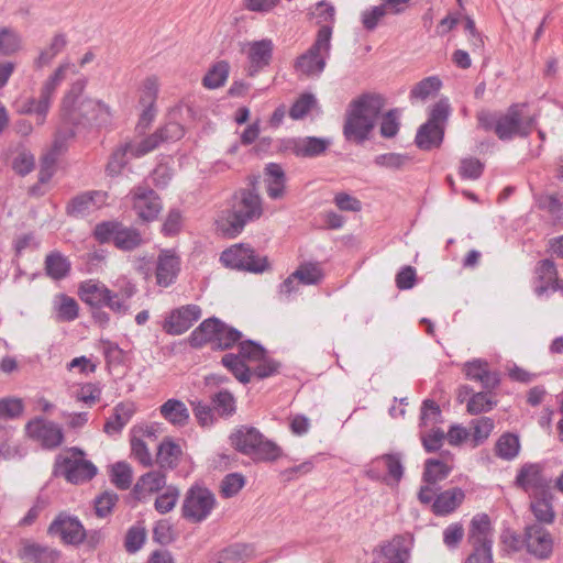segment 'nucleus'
<instances>
[{
  "mask_svg": "<svg viewBox=\"0 0 563 563\" xmlns=\"http://www.w3.org/2000/svg\"><path fill=\"white\" fill-rule=\"evenodd\" d=\"M201 317V309L197 305H187L173 310L165 319L163 329L172 335H180L189 330Z\"/></svg>",
  "mask_w": 563,
  "mask_h": 563,
  "instance_id": "nucleus-15",
  "label": "nucleus"
},
{
  "mask_svg": "<svg viewBox=\"0 0 563 563\" xmlns=\"http://www.w3.org/2000/svg\"><path fill=\"white\" fill-rule=\"evenodd\" d=\"M384 106L385 99L380 95H363L351 102L343 126L345 139L356 143L364 142L374 129Z\"/></svg>",
  "mask_w": 563,
  "mask_h": 563,
  "instance_id": "nucleus-3",
  "label": "nucleus"
},
{
  "mask_svg": "<svg viewBox=\"0 0 563 563\" xmlns=\"http://www.w3.org/2000/svg\"><path fill=\"white\" fill-rule=\"evenodd\" d=\"M47 532L70 545L81 544L86 539V529L81 521L67 512H59L48 526Z\"/></svg>",
  "mask_w": 563,
  "mask_h": 563,
  "instance_id": "nucleus-14",
  "label": "nucleus"
},
{
  "mask_svg": "<svg viewBox=\"0 0 563 563\" xmlns=\"http://www.w3.org/2000/svg\"><path fill=\"white\" fill-rule=\"evenodd\" d=\"M530 509L538 522L550 525L554 521L555 512L552 506V496L543 494L536 497L531 501Z\"/></svg>",
  "mask_w": 563,
  "mask_h": 563,
  "instance_id": "nucleus-37",
  "label": "nucleus"
},
{
  "mask_svg": "<svg viewBox=\"0 0 563 563\" xmlns=\"http://www.w3.org/2000/svg\"><path fill=\"white\" fill-rule=\"evenodd\" d=\"M143 243V239L136 229L120 224L114 236V245L122 251H132Z\"/></svg>",
  "mask_w": 563,
  "mask_h": 563,
  "instance_id": "nucleus-41",
  "label": "nucleus"
},
{
  "mask_svg": "<svg viewBox=\"0 0 563 563\" xmlns=\"http://www.w3.org/2000/svg\"><path fill=\"white\" fill-rule=\"evenodd\" d=\"M23 42L18 31L3 26L0 29V55L11 56L22 49Z\"/></svg>",
  "mask_w": 563,
  "mask_h": 563,
  "instance_id": "nucleus-39",
  "label": "nucleus"
},
{
  "mask_svg": "<svg viewBox=\"0 0 563 563\" xmlns=\"http://www.w3.org/2000/svg\"><path fill=\"white\" fill-rule=\"evenodd\" d=\"M263 213L262 199L252 190L242 189L236 191L229 207L221 211L217 223L219 229L227 235L234 238L240 234L244 227Z\"/></svg>",
  "mask_w": 563,
  "mask_h": 563,
  "instance_id": "nucleus-1",
  "label": "nucleus"
},
{
  "mask_svg": "<svg viewBox=\"0 0 563 563\" xmlns=\"http://www.w3.org/2000/svg\"><path fill=\"white\" fill-rule=\"evenodd\" d=\"M180 271V258L173 250H163L156 262V283L161 287L170 286Z\"/></svg>",
  "mask_w": 563,
  "mask_h": 563,
  "instance_id": "nucleus-20",
  "label": "nucleus"
},
{
  "mask_svg": "<svg viewBox=\"0 0 563 563\" xmlns=\"http://www.w3.org/2000/svg\"><path fill=\"white\" fill-rule=\"evenodd\" d=\"M264 184L267 196L273 199H282L286 194V175L277 163H268L264 169Z\"/></svg>",
  "mask_w": 563,
  "mask_h": 563,
  "instance_id": "nucleus-23",
  "label": "nucleus"
},
{
  "mask_svg": "<svg viewBox=\"0 0 563 563\" xmlns=\"http://www.w3.org/2000/svg\"><path fill=\"white\" fill-rule=\"evenodd\" d=\"M311 14L316 18L319 27L322 25H331L335 22V8L325 2L324 0L319 1L314 4Z\"/></svg>",
  "mask_w": 563,
  "mask_h": 563,
  "instance_id": "nucleus-56",
  "label": "nucleus"
},
{
  "mask_svg": "<svg viewBox=\"0 0 563 563\" xmlns=\"http://www.w3.org/2000/svg\"><path fill=\"white\" fill-rule=\"evenodd\" d=\"M135 405L133 402H120L113 409V416L110 417L104 423L103 431L113 435L120 433L121 430L129 423L135 413Z\"/></svg>",
  "mask_w": 563,
  "mask_h": 563,
  "instance_id": "nucleus-26",
  "label": "nucleus"
},
{
  "mask_svg": "<svg viewBox=\"0 0 563 563\" xmlns=\"http://www.w3.org/2000/svg\"><path fill=\"white\" fill-rule=\"evenodd\" d=\"M413 542L410 533L397 534L383 544L380 551L387 563H410Z\"/></svg>",
  "mask_w": 563,
  "mask_h": 563,
  "instance_id": "nucleus-19",
  "label": "nucleus"
},
{
  "mask_svg": "<svg viewBox=\"0 0 563 563\" xmlns=\"http://www.w3.org/2000/svg\"><path fill=\"white\" fill-rule=\"evenodd\" d=\"M495 455L503 461H514L517 459L521 451V443L519 435L505 432L503 433L495 443Z\"/></svg>",
  "mask_w": 563,
  "mask_h": 563,
  "instance_id": "nucleus-30",
  "label": "nucleus"
},
{
  "mask_svg": "<svg viewBox=\"0 0 563 563\" xmlns=\"http://www.w3.org/2000/svg\"><path fill=\"white\" fill-rule=\"evenodd\" d=\"M464 497V492L459 487L446 489L434 498L432 511L437 516L449 515L462 504Z\"/></svg>",
  "mask_w": 563,
  "mask_h": 563,
  "instance_id": "nucleus-25",
  "label": "nucleus"
},
{
  "mask_svg": "<svg viewBox=\"0 0 563 563\" xmlns=\"http://www.w3.org/2000/svg\"><path fill=\"white\" fill-rule=\"evenodd\" d=\"M60 119L65 124L74 126L103 125L110 122L111 110L103 101L85 97L71 110L63 112Z\"/></svg>",
  "mask_w": 563,
  "mask_h": 563,
  "instance_id": "nucleus-6",
  "label": "nucleus"
},
{
  "mask_svg": "<svg viewBox=\"0 0 563 563\" xmlns=\"http://www.w3.org/2000/svg\"><path fill=\"white\" fill-rule=\"evenodd\" d=\"M441 421V409L439 405L431 400L426 399L422 402L420 410V427H428L429 424H435Z\"/></svg>",
  "mask_w": 563,
  "mask_h": 563,
  "instance_id": "nucleus-58",
  "label": "nucleus"
},
{
  "mask_svg": "<svg viewBox=\"0 0 563 563\" xmlns=\"http://www.w3.org/2000/svg\"><path fill=\"white\" fill-rule=\"evenodd\" d=\"M332 48V26L318 29L311 46L294 62V69L300 77L316 78L325 69Z\"/></svg>",
  "mask_w": 563,
  "mask_h": 563,
  "instance_id": "nucleus-4",
  "label": "nucleus"
},
{
  "mask_svg": "<svg viewBox=\"0 0 563 563\" xmlns=\"http://www.w3.org/2000/svg\"><path fill=\"white\" fill-rule=\"evenodd\" d=\"M111 479L119 489H128L132 483V470L130 465L124 462L115 463L111 470Z\"/></svg>",
  "mask_w": 563,
  "mask_h": 563,
  "instance_id": "nucleus-57",
  "label": "nucleus"
},
{
  "mask_svg": "<svg viewBox=\"0 0 563 563\" xmlns=\"http://www.w3.org/2000/svg\"><path fill=\"white\" fill-rule=\"evenodd\" d=\"M180 496V492L178 487L174 485H168L165 487L164 492L161 493L154 503V508L157 512L165 515L172 511Z\"/></svg>",
  "mask_w": 563,
  "mask_h": 563,
  "instance_id": "nucleus-50",
  "label": "nucleus"
},
{
  "mask_svg": "<svg viewBox=\"0 0 563 563\" xmlns=\"http://www.w3.org/2000/svg\"><path fill=\"white\" fill-rule=\"evenodd\" d=\"M254 558V549L249 544H234L217 554V563H244Z\"/></svg>",
  "mask_w": 563,
  "mask_h": 563,
  "instance_id": "nucleus-35",
  "label": "nucleus"
},
{
  "mask_svg": "<svg viewBox=\"0 0 563 563\" xmlns=\"http://www.w3.org/2000/svg\"><path fill=\"white\" fill-rule=\"evenodd\" d=\"M452 467L441 460L429 459L424 464L423 481L428 484H437L446 478Z\"/></svg>",
  "mask_w": 563,
  "mask_h": 563,
  "instance_id": "nucleus-44",
  "label": "nucleus"
},
{
  "mask_svg": "<svg viewBox=\"0 0 563 563\" xmlns=\"http://www.w3.org/2000/svg\"><path fill=\"white\" fill-rule=\"evenodd\" d=\"M385 5L378 4L366 8L360 14L361 23L367 32H373L377 29L380 21L387 15Z\"/></svg>",
  "mask_w": 563,
  "mask_h": 563,
  "instance_id": "nucleus-51",
  "label": "nucleus"
},
{
  "mask_svg": "<svg viewBox=\"0 0 563 563\" xmlns=\"http://www.w3.org/2000/svg\"><path fill=\"white\" fill-rule=\"evenodd\" d=\"M216 506L214 495L206 487L191 486L184 498L181 515L192 523L206 520Z\"/></svg>",
  "mask_w": 563,
  "mask_h": 563,
  "instance_id": "nucleus-10",
  "label": "nucleus"
},
{
  "mask_svg": "<svg viewBox=\"0 0 563 563\" xmlns=\"http://www.w3.org/2000/svg\"><path fill=\"white\" fill-rule=\"evenodd\" d=\"M108 194L101 190H91L77 195L67 205V214L74 218H84L99 210L107 203Z\"/></svg>",
  "mask_w": 563,
  "mask_h": 563,
  "instance_id": "nucleus-16",
  "label": "nucleus"
},
{
  "mask_svg": "<svg viewBox=\"0 0 563 563\" xmlns=\"http://www.w3.org/2000/svg\"><path fill=\"white\" fill-rule=\"evenodd\" d=\"M26 435L41 444L43 449L53 450L64 442L62 427L42 417H35L25 424Z\"/></svg>",
  "mask_w": 563,
  "mask_h": 563,
  "instance_id": "nucleus-12",
  "label": "nucleus"
},
{
  "mask_svg": "<svg viewBox=\"0 0 563 563\" xmlns=\"http://www.w3.org/2000/svg\"><path fill=\"white\" fill-rule=\"evenodd\" d=\"M377 466H384L387 470L388 477L397 484L404 475V466L399 454H385L377 457L374 462Z\"/></svg>",
  "mask_w": 563,
  "mask_h": 563,
  "instance_id": "nucleus-48",
  "label": "nucleus"
},
{
  "mask_svg": "<svg viewBox=\"0 0 563 563\" xmlns=\"http://www.w3.org/2000/svg\"><path fill=\"white\" fill-rule=\"evenodd\" d=\"M165 487H167L165 474L161 471H152L141 476L134 487V490L140 494L142 492L158 493L159 490L165 489Z\"/></svg>",
  "mask_w": 563,
  "mask_h": 563,
  "instance_id": "nucleus-42",
  "label": "nucleus"
},
{
  "mask_svg": "<svg viewBox=\"0 0 563 563\" xmlns=\"http://www.w3.org/2000/svg\"><path fill=\"white\" fill-rule=\"evenodd\" d=\"M45 269L47 275L53 279H62L68 274L70 263L59 252H52L46 256Z\"/></svg>",
  "mask_w": 563,
  "mask_h": 563,
  "instance_id": "nucleus-45",
  "label": "nucleus"
},
{
  "mask_svg": "<svg viewBox=\"0 0 563 563\" xmlns=\"http://www.w3.org/2000/svg\"><path fill=\"white\" fill-rule=\"evenodd\" d=\"M213 408L221 416H230L235 411V399L227 390L217 393L212 399Z\"/></svg>",
  "mask_w": 563,
  "mask_h": 563,
  "instance_id": "nucleus-64",
  "label": "nucleus"
},
{
  "mask_svg": "<svg viewBox=\"0 0 563 563\" xmlns=\"http://www.w3.org/2000/svg\"><path fill=\"white\" fill-rule=\"evenodd\" d=\"M159 412L173 426L183 427L189 420L186 405L178 399H168L159 407Z\"/></svg>",
  "mask_w": 563,
  "mask_h": 563,
  "instance_id": "nucleus-31",
  "label": "nucleus"
},
{
  "mask_svg": "<svg viewBox=\"0 0 563 563\" xmlns=\"http://www.w3.org/2000/svg\"><path fill=\"white\" fill-rule=\"evenodd\" d=\"M133 209L144 221L157 218L162 210V202L156 192L146 187H137L132 196Z\"/></svg>",
  "mask_w": 563,
  "mask_h": 563,
  "instance_id": "nucleus-18",
  "label": "nucleus"
},
{
  "mask_svg": "<svg viewBox=\"0 0 563 563\" xmlns=\"http://www.w3.org/2000/svg\"><path fill=\"white\" fill-rule=\"evenodd\" d=\"M495 401L487 393L474 394L467 402V412L471 415H479L493 409Z\"/></svg>",
  "mask_w": 563,
  "mask_h": 563,
  "instance_id": "nucleus-60",
  "label": "nucleus"
},
{
  "mask_svg": "<svg viewBox=\"0 0 563 563\" xmlns=\"http://www.w3.org/2000/svg\"><path fill=\"white\" fill-rule=\"evenodd\" d=\"M533 124L534 118L527 113V107L525 104H515L497 119L495 133L500 140L527 136L530 134Z\"/></svg>",
  "mask_w": 563,
  "mask_h": 563,
  "instance_id": "nucleus-8",
  "label": "nucleus"
},
{
  "mask_svg": "<svg viewBox=\"0 0 563 563\" xmlns=\"http://www.w3.org/2000/svg\"><path fill=\"white\" fill-rule=\"evenodd\" d=\"M263 435L255 428L242 427L231 434L232 445L240 452L252 455Z\"/></svg>",
  "mask_w": 563,
  "mask_h": 563,
  "instance_id": "nucleus-29",
  "label": "nucleus"
},
{
  "mask_svg": "<svg viewBox=\"0 0 563 563\" xmlns=\"http://www.w3.org/2000/svg\"><path fill=\"white\" fill-rule=\"evenodd\" d=\"M537 275L542 284L536 287V294L542 296L549 290L554 280L558 279V271L554 262L551 260L539 262Z\"/></svg>",
  "mask_w": 563,
  "mask_h": 563,
  "instance_id": "nucleus-40",
  "label": "nucleus"
},
{
  "mask_svg": "<svg viewBox=\"0 0 563 563\" xmlns=\"http://www.w3.org/2000/svg\"><path fill=\"white\" fill-rule=\"evenodd\" d=\"M67 45V37L64 33H57L53 36L49 44L41 51L34 65L37 68L47 66Z\"/></svg>",
  "mask_w": 563,
  "mask_h": 563,
  "instance_id": "nucleus-36",
  "label": "nucleus"
},
{
  "mask_svg": "<svg viewBox=\"0 0 563 563\" xmlns=\"http://www.w3.org/2000/svg\"><path fill=\"white\" fill-rule=\"evenodd\" d=\"M136 286L130 280L123 279L118 291L109 289L99 280L89 279L79 286L80 299L92 308H109L118 316L130 313L129 300L135 295Z\"/></svg>",
  "mask_w": 563,
  "mask_h": 563,
  "instance_id": "nucleus-2",
  "label": "nucleus"
},
{
  "mask_svg": "<svg viewBox=\"0 0 563 563\" xmlns=\"http://www.w3.org/2000/svg\"><path fill=\"white\" fill-rule=\"evenodd\" d=\"M265 353V349L262 345L249 340L240 343V351L238 355L245 363H257L263 358Z\"/></svg>",
  "mask_w": 563,
  "mask_h": 563,
  "instance_id": "nucleus-62",
  "label": "nucleus"
},
{
  "mask_svg": "<svg viewBox=\"0 0 563 563\" xmlns=\"http://www.w3.org/2000/svg\"><path fill=\"white\" fill-rule=\"evenodd\" d=\"M241 336V332L236 329L227 325L217 318H210L192 331L190 339L192 345L196 346L210 342L217 347L225 350L240 341Z\"/></svg>",
  "mask_w": 563,
  "mask_h": 563,
  "instance_id": "nucleus-7",
  "label": "nucleus"
},
{
  "mask_svg": "<svg viewBox=\"0 0 563 563\" xmlns=\"http://www.w3.org/2000/svg\"><path fill=\"white\" fill-rule=\"evenodd\" d=\"M298 283L303 285H316L323 278V273L319 264L306 263L300 265L295 272Z\"/></svg>",
  "mask_w": 563,
  "mask_h": 563,
  "instance_id": "nucleus-52",
  "label": "nucleus"
},
{
  "mask_svg": "<svg viewBox=\"0 0 563 563\" xmlns=\"http://www.w3.org/2000/svg\"><path fill=\"white\" fill-rule=\"evenodd\" d=\"M400 114L401 113L399 109H391L383 115L380 123V134L384 137H394L398 133L400 126Z\"/></svg>",
  "mask_w": 563,
  "mask_h": 563,
  "instance_id": "nucleus-61",
  "label": "nucleus"
},
{
  "mask_svg": "<svg viewBox=\"0 0 563 563\" xmlns=\"http://www.w3.org/2000/svg\"><path fill=\"white\" fill-rule=\"evenodd\" d=\"M443 136L444 126L426 122L419 128L415 142L419 148L429 151L439 147Z\"/></svg>",
  "mask_w": 563,
  "mask_h": 563,
  "instance_id": "nucleus-28",
  "label": "nucleus"
},
{
  "mask_svg": "<svg viewBox=\"0 0 563 563\" xmlns=\"http://www.w3.org/2000/svg\"><path fill=\"white\" fill-rule=\"evenodd\" d=\"M241 52L246 57V75L254 77L269 66L273 58L274 43L271 38L250 41L242 45Z\"/></svg>",
  "mask_w": 563,
  "mask_h": 563,
  "instance_id": "nucleus-13",
  "label": "nucleus"
},
{
  "mask_svg": "<svg viewBox=\"0 0 563 563\" xmlns=\"http://www.w3.org/2000/svg\"><path fill=\"white\" fill-rule=\"evenodd\" d=\"M159 82L155 76L147 77L140 87L139 102L143 107L140 123L147 125L155 117V102L158 95Z\"/></svg>",
  "mask_w": 563,
  "mask_h": 563,
  "instance_id": "nucleus-22",
  "label": "nucleus"
},
{
  "mask_svg": "<svg viewBox=\"0 0 563 563\" xmlns=\"http://www.w3.org/2000/svg\"><path fill=\"white\" fill-rule=\"evenodd\" d=\"M468 542L473 547V551L465 563H493V529L486 514L473 517L470 525Z\"/></svg>",
  "mask_w": 563,
  "mask_h": 563,
  "instance_id": "nucleus-5",
  "label": "nucleus"
},
{
  "mask_svg": "<svg viewBox=\"0 0 563 563\" xmlns=\"http://www.w3.org/2000/svg\"><path fill=\"white\" fill-rule=\"evenodd\" d=\"M515 485L527 493L547 487L548 481L543 476V465L531 462L522 464L517 472Z\"/></svg>",
  "mask_w": 563,
  "mask_h": 563,
  "instance_id": "nucleus-21",
  "label": "nucleus"
},
{
  "mask_svg": "<svg viewBox=\"0 0 563 563\" xmlns=\"http://www.w3.org/2000/svg\"><path fill=\"white\" fill-rule=\"evenodd\" d=\"M52 101L41 91L38 99H26L18 111L23 114H35L37 124L42 125L45 122Z\"/></svg>",
  "mask_w": 563,
  "mask_h": 563,
  "instance_id": "nucleus-34",
  "label": "nucleus"
},
{
  "mask_svg": "<svg viewBox=\"0 0 563 563\" xmlns=\"http://www.w3.org/2000/svg\"><path fill=\"white\" fill-rule=\"evenodd\" d=\"M442 86L437 76H430L419 81L410 91V99L426 100L435 95Z\"/></svg>",
  "mask_w": 563,
  "mask_h": 563,
  "instance_id": "nucleus-49",
  "label": "nucleus"
},
{
  "mask_svg": "<svg viewBox=\"0 0 563 563\" xmlns=\"http://www.w3.org/2000/svg\"><path fill=\"white\" fill-rule=\"evenodd\" d=\"M410 161V157L400 153H385L377 155L374 163L383 168L399 170L404 168Z\"/></svg>",
  "mask_w": 563,
  "mask_h": 563,
  "instance_id": "nucleus-54",
  "label": "nucleus"
},
{
  "mask_svg": "<svg viewBox=\"0 0 563 563\" xmlns=\"http://www.w3.org/2000/svg\"><path fill=\"white\" fill-rule=\"evenodd\" d=\"M222 364L235 376L238 380L246 384L251 379V371L246 363L236 354H225Z\"/></svg>",
  "mask_w": 563,
  "mask_h": 563,
  "instance_id": "nucleus-47",
  "label": "nucleus"
},
{
  "mask_svg": "<svg viewBox=\"0 0 563 563\" xmlns=\"http://www.w3.org/2000/svg\"><path fill=\"white\" fill-rule=\"evenodd\" d=\"M71 70L76 73L75 65L69 62L62 63L56 70L47 78V80L43 84L41 91L51 101L53 96L57 89V87L64 81L66 78V74Z\"/></svg>",
  "mask_w": 563,
  "mask_h": 563,
  "instance_id": "nucleus-43",
  "label": "nucleus"
},
{
  "mask_svg": "<svg viewBox=\"0 0 563 563\" xmlns=\"http://www.w3.org/2000/svg\"><path fill=\"white\" fill-rule=\"evenodd\" d=\"M180 446L170 439L164 440L157 450V463L165 468H174L181 455Z\"/></svg>",
  "mask_w": 563,
  "mask_h": 563,
  "instance_id": "nucleus-38",
  "label": "nucleus"
},
{
  "mask_svg": "<svg viewBox=\"0 0 563 563\" xmlns=\"http://www.w3.org/2000/svg\"><path fill=\"white\" fill-rule=\"evenodd\" d=\"M22 556L30 563H56L60 552L53 548L30 543L24 545Z\"/></svg>",
  "mask_w": 563,
  "mask_h": 563,
  "instance_id": "nucleus-32",
  "label": "nucleus"
},
{
  "mask_svg": "<svg viewBox=\"0 0 563 563\" xmlns=\"http://www.w3.org/2000/svg\"><path fill=\"white\" fill-rule=\"evenodd\" d=\"M220 260L227 267L256 274L263 273L268 267L267 258L260 257L245 244H236L223 251Z\"/></svg>",
  "mask_w": 563,
  "mask_h": 563,
  "instance_id": "nucleus-11",
  "label": "nucleus"
},
{
  "mask_svg": "<svg viewBox=\"0 0 563 563\" xmlns=\"http://www.w3.org/2000/svg\"><path fill=\"white\" fill-rule=\"evenodd\" d=\"M24 410V404L18 397H4L0 399V419L19 418Z\"/></svg>",
  "mask_w": 563,
  "mask_h": 563,
  "instance_id": "nucleus-55",
  "label": "nucleus"
},
{
  "mask_svg": "<svg viewBox=\"0 0 563 563\" xmlns=\"http://www.w3.org/2000/svg\"><path fill=\"white\" fill-rule=\"evenodd\" d=\"M525 543L528 552L541 560L548 559L553 551L552 536L545 528L537 523L526 528Z\"/></svg>",
  "mask_w": 563,
  "mask_h": 563,
  "instance_id": "nucleus-17",
  "label": "nucleus"
},
{
  "mask_svg": "<svg viewBox=\"0 0 563 563\" xmlns=\"http://www.w3.org/2000/svg\"><path fill=\"white\" fill-rule=\"evenodd\" d=\"M53 308L56 313L57 321L69 322L78 317L79 307L77 301L65 295L59 294L53 300Z\"/></svg>",
  "mask_w": 563,
  "mask_h": 563,
  "instance_id": "nucleus-33",
  "label": "nucleus"
},
{
  "mask_svg": "<svg viewBox=\"0 0 563 563\" xmlns=\"http://www.w3.org/2000/svg\"><path fill=\"white\" fill-rule=\"evenodd\" d=\"M245 485V478L240 473L228 474L221 483V494L225 498L235 496Z\"/></svg>",
  "mask_w": 563,
  "mask_h": 563,
  "instance_id": "nucleus-63",
  "label": "nucleus"
},
{
  "mask_svg": "<svg viewBox=\"0 0 563 563\" xmlns=\"http://www.w3.org/2000/svg\"><path fill=\"white\" fill-rule=\"evenodd\" d=\"M146 540V531L141 526L131 527L125 536L124 547L129 553H136Z\"/></svg>",
  "mask_w": 563,
  "mask_h": 563,
  "instance_id": "nucleus-59",
  "label": "nucleus"
},
{
  "mask_svg": "<svg viewBox=\"0 0 563 563\" xmlns=\"http://www.w3.org/2000/svg\"><path fill=\"white\" fill-rule=\"evenodd\" d=\"M87 86L86 78H79L75 82H73L70 89L66 92L60 104V115L63 112H67L71 110L79 101L84 98L81 97L85 88Z\"/></svg>",
  "mask_w": 563,
  "mask_h": 563,
  "instance_id": "nucleus-53",
  "label": "nucleus"
},
{
  "mask_svg": "<svg viewBox=\"0 0 563 563\" xmlns=\"http://www.w3.org/2000/svg\"><path fill=\"white\" fill-rule=\"evenodd\" d=\"M290 144V150L297 156L312 157L322 154L330 145V141L322 137L307 136L294 139Z\"/></svg>",
  "mask_w": 563,
  "mask_h": 563,
  "instance_id": "nucleus-27",
  "label": "nucleus"
},
{
  "mask_svg": "<svg viewBox=\"0 0 563 563\" xmlns=\"http://www.w3.org/2000/svg\"><path fill=\"white\" fill-rule=\"evenodd\" d=\"M230 71V65L225 60L216 63L203 77L207 88L216 89L224 85Z\"/></svg>",
  "mask_w": 563,
  "mask_h": 563,
  "instance_id": "nucleus-46",
  "label": "nucleus"
},
{
  "mask_svg": "<svg viewBox=\"0 0 563 563\" xmlns=\"http://www.w3.org/2000/svg\"><path fill=\"white\" fill-rule=\"evenodd\" d=\"M82 456L84 452L78 448H71L67 454L58 455L55 462L58 474L73 484L90 481L97 474V467Z\"/></svg>",
  "mask_w": 563,
  "mask_h": 563,
  "instance_id": "nucleus-9",
  "label": "nucleus"
},
{
  "mask_svg": "<svg viewBox=\"0 0 563 563\" xmlns=\"http://www.w3.org/2000/svg\"><path fill=\"white\" fill-rule=\"evenodd\" d=\"M464 372L468 379L479 382L486 389H493L499 384V376L496 372H490L488 363L483 360H473L464 365Z\"/></svg>",
  "mask_w": 563,
  "mask_h": 563,
  "instance_id": "nucleus-24",
  "label": "nucleus"
}]
</instances>
